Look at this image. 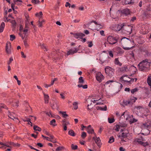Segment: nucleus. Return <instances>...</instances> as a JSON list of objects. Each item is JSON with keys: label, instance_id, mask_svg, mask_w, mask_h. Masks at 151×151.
<instances>
[{"label": "nucleus", "instance_id": "33", "mask_svg": "<svg viewBox=\"0 0 151 151\" xmlns=\"http://www.w3.org/2000/svg\"><path fill=\"white\" fill-rule=\"evenodd\" d=\"M126 116L127 117L126 118V119L127 120H128L129 121L130 119H131L132 117V115H130L127 113Z\"/></svg>", "mask_w": 151, "mask_h": 151}, {"label": "nucleus", "instance_id": "4", "mask_svg": "<svg viewBox=\"0 0 151 151\" xmlns=\"http://www.w3.org/2000/svg\"><path fill=\"white\" fill-rule=\"evenodd\" d=\"M96 80L99 83L101 82L104 78V77L100 72H98L96 73Z\"/></svg>", "mask_w": 151, "mask_h": 151}, {"label": "nucleus", "instance_id": "24", "mask_svg": "<svg viewBox=\"0 0 151 151\" xmlns=\"http://www.w3.org/2000/svg\"><path fill=\"white\" fill-rule=\"evenodd\" d=\"M58 56H59V57L57 58L56 57V59H58V58H59V59L61 58H63L64 55V52H62V53H60L59 52L57 54ZM55 58V59H56L55 57L53 58Z\"/></svg>", "mask_w": 151, "mask_h": 151}, {"label": "nucleus", "instance_id": "36", "mask_svg": "<svg viewBox=\"0 0 151 151\" xmlns=\"http://www.w3.org/2000/svg\"><path fill=\"white\" fill-rule=\"evenodd\" d=\"M42 15V12H40L39 13H37L35 14L36 17H39L40 18H41Z\"/></svg>", "mask_w": 151, "mask_h": 151}, {"label": "nucleus", "instance_id": "3", "mask_svg": "<svg viewBox=\"0 0 151 151\" xmlns=\"http://www.w3.org/2000/svg\"><path fill=\"white\" fill-rule=\"evenodd\" d=\"M137 100V98L134 97H132L130 99L123 100L122 105L125 106L128 104L132 105Z\"/></svg>", "mask_w": 151, "mask_h": 151}, {"label": "nucleus", "instance_id": "22", "mask_svg": "<svg viewBox=\"0 0 151 151\" xmlns=\"http://www.w3.org/2000/svg\"><path fill=\"white\" fill-rule=\"evenodd\" d=\"M96 109L98 110L106 111L107 110V106H105L104 108L100 106H97Z\"/></svg>", "mask_w": 151, "mask_h": 151}, {"label": "nucleus", "instance_id": "27", "mask_svg": "<svg viewBox=\"0 0 151 151\" xmlns=\"http://www.w3.org/2000/svg\"><path fill=\"white\" fill-rule=\"evenodd\" d=\"M114 63L115 64L121 66L122 65L121 63L119 62L118 58H116L114 60Z\"/></svg>", "mask_w": 151, "mask_h": 151}, {"label": "nucleus", "instance_id": "6", "mask_svg": "<svg viewBox=\"0 0 151 151\" xmlns=\"http://www.w3.org/2000/svg\"><path fill=\"white\" fill-rule=\"evenodd\" d=\"M11 45L9 42H7L6 43V51L7 54H11V53L12 50L11 48Z\"/></svg>", "mask_w": 151, "mask_h": 151}, {"label": "nucleus", "instance_id": "18", "mask_svg": "<svg viewBox=\"0 0 151 151\" xmlns=\"http://www.w3.org/2000/svg\"><path fill=\"white\" fill-rule=\"evenodd\" d=\"M138 142L139 144L144 147L147 146V147H149L148 146V143L147 142H144L143 141H138Z\"/></svg>", "mask_w": 151, "mask_h": 151}, {"label": "nucleus", "instance_id": "17", "mask_svg": "<svg viewBox=\"0 0 151 151\" xmlns=\"http://www.w3.org/2000/svg\"><path fill=\"white\" fill-rule=\"evenodd\" d=\"M92 22H94L95 24L96 25V28L97 31L99 30L98 29L103 28V26L99 23H98L97 22L94 21H92Z\"/></svg>", "mask_w": 151, "mask_h": 151}, {"label": "nucleus", "instance_id": "49", "mask_svg": "<svg viewBox=\"0 0 151 151\" xmlns=\"http://www.w3.org/2000/svg\"><path fill=\"white\" fill-rule=\"evenodd\" d=\"M13 58L12 57H11L9 58V60L7 62V64L8 65H9L11 63L12 61H13Z\"/></svg>", "mask_w": 151, "mask_h": 151}, {"label": "nucleus", "instance_id": "54", "mask_svg": "<svg viewBox=\"0 0 151 151\" xmlns=\"http://www.w3.org/2000/svg\"><path fill=\"white\" fill-rule=\"evenodd\" d=\"M127 69V67H123L121 68V71L122 72L125 71Z\"/></svg>", "mask_w": 151, "mask_h": 151}, {"label": "nucleus", "instance_id": "38", "mask_svg": "<svg viewBox=\"0 0 151 151\" xmlns=\"http://www.w3.org/2000/svg\"><path fill=\"white\" fill-rule=\"evenodd\" d=\"M138 90L139 89L137 88H136L132 89L131 90V92L132 94H134V93L138 91Z\"/></svg>", "mask_w": 151, "mask_h": 151}, {"label": "nucleus", "instance_id": "60", "mask_svg": "<svg viewBox=\"0 0 151 151\" xmlns=\"http://www.w3.org/2000/svg\"><path fill=\"white\" fill-rule=\"evenodd\" d=\"M100 34L103 36H105V35L104 33V31L103 30H101L100 31Z\"/></svg>", "mask_w": 151, "mask_h": 151}, {"label": "nucleus", "instance_id": "31", "mask_svg": "<svg viewBox=\"0 0 151 151\" xmlns=\"http://www.w3.org/2000/svg\"><path fill=\"white\" fill-rule=\"evenodd\" d=\"M84 82V81L83 79V77L82 76L80 77L79 78V81L78 83L80 84H83Z\"/></svg>", "mask_w": 151, "mask_h": 151}, {"label": "nucleus", "instance_id": "19", "mask_svg": "<svg viewBox=\"0 0 151 151\" xmlns=\"http://www.w3.org/2000/svg\"><path fill=\"white\" fill-rule=\"evenodd\" d=\"M5 27V23L4 22L1 23L0 26V32H3Z\"/></svg>", "mask_w": 151, "mask_h": 151}, {"label": "nucleus", "instance_id": "44", "mask_svg": "<svg viewBox=\"0 0 151 151\" xmlns=\"http://www.w3.org/2000/svg\"><path fill=\"white\" fill-rule=\"evenodd\" d=\"M72 149L73 150H75L77 149L78 146L76 145H74L73 144H72L71 145Z\"/></svg>", "mask_w": 151, "mask_h": 151}, {"label": "nucleus", "instance_id": "1", "mask_svg": "<svg viewBox=\"0 0 151 151\" xmlns=\"http://www.w3.org/2000/svg\"><path fill=\"white\" fill-rule=\"evenodd\" d=\"M120 40H121L120 42L124 50H129L134 47V41L130 40L125 37L120 39L118 35L113 37L111 35H109L107 39V42L111 45H113L116 43Z\"/></svg>", "mask_w": 151, "mask_h": 151}, {"label": "nucleus", "instance_id": "63", "mask_svg": "<svg viewBox=\"0 0 151 151\" xmlns=\"http://www.w3.org/2000/svg\"><path fill=\"white\" fill-rule=\"evenodd\" d=\"M65 6L66 7L68 6L69 7H70V4L68 2H66L65 5Z\"/></svg>", "mask_w": 151, "mask_h": 151}, {"label": "nucleus", "instance_id": "41", "mask_svg": "<svg viewBox=\"0 0 151 151\" xmlns=\"http://www.w3.org/2000/svg\"><path fill=\"white\" fill-rule=\"evenodd\" d=\"M55 119H53L50 122V124L53 126H55L56 125L55 123Z\"/></svg>", "mask_w": 151, "mask_h": 151}, {"label": "nucleus", "instance_id": "46", "mask_svg": "<svg viewBox=\"0 0 151 151\" xmlns=\"http://www.w3.org/2000/svg\"><path fill=\"white\" fill-rule=\"evenodd\" d=\"M86 136V134L85 132H83L82 133L81 137L83 139L85 138Z\"/></svg>", "mask_w": 151, "mask_h": 151}, {"label": "nucleus", "instance_id": "64", "mask_svg": "<svg viewBox=\"0 0 151 151\" xmlns=\"http://www.w3.org/2000/svg\"><path fill=\"white\" fill-rule=\"evenodd\" d=\"M119 150L120 151H125V149L122 147H120Z\"/></svg>", "mask_w": 151, "mask_h": 151}, {"label": "nucleus", "instance_id": "23", "mask_svg": "<svg viewBox=\"0 0 151 151\" xmlns=\"http://www.w3.org/2000/svg\"><path fill=\"white\" fill-rule=\"evenodd\" d=\"M86 131L89 134H93L94 133V131L92 128H87Z\"/></svg>", "mask_w": 151, "mask_h": 151}, {"label": "nucleus", "instance_id": "35", "mask_svg": "<svg viewBox=\"0 0 151 151\" xmlns=\"http://www.w3.org/2000/svg\"><path fill=\"white\" fill-rule=\"evenodd\" d=\"M19 101H17L14 102V104H13V106L14 107H17L19 106Z\"/></svg>", "mask_w": 151, "mask_h": 151}, {"label": "nucleus", "instance_id": "37", "mask_svg": "<svg viewBox=\"0 0 151 151\" xmlns=\"http://www.w3.org/2000/svg\"><path fill=\"white\" fill-rule=\"evenodd\" d=\"M73 106L74 108L76 110L78 108V103L77 102H75L73 104Z\"/></svg>", "mask_w": 151, "mask_h": 151}, {"label": "nucleus", "instance_id": "21", "mask_svg": "<svg viewBox=\"0 0 151 151\" xmlns=\"http://www.w3.org/2000/svg\"><path fill=\"white\" fill-rule=\"evenodd\" d=\"M117 53L118 55H120L123 54L124 52V51L122 50V49L119 47L117 48Z\"/></svg>", "mask_w": 151, "mask_h": 151}, {"label": "nucleus", "instance_id": "56", "mask_svg": "<svg viewBox=\"0 0 151 151\" xmlns=\"http://www.w3.org/2000/svg\"><path fill=\"white\" fill-rule=\"evenodd\" d=\"M23 42H24V46L26 47H28V45L27 43V40L26 39H25V40H24Z\"/></svg>", "mask_w": 151, "mask_h": 151}, {"label": "nucleus", "instance_id": "11", "mask_svg": "<svg viewBox=\"0 0 151 151\" xmlns=\"http://www.w3.org/2000/svg\"><path fill=\"white\" fill-rule=\"evenodd\" d=\"M93 139L94 140L96 143L99 147H100L101 146V141L99 137H93Z\"/></svg>", "mask_w": 151, "mask_h": 151}, {"label": "nucleus", "instance_id": "53", "mask_svg": "<svg viewBox=\"0 0 151 151\" xmlns=\"http://www.w3.org/2000/svg\"><path fill=\"white\" fill-rule=\"evenodd\" d=\"M120 129V127L119 125H116V127L115 129V130L117 132H118L119 131Z\"/></svg>", "mask_w": 151, "mask_h": 151}, {"label": "nucleus", "instance_id": "61", "mask_svg": "<svg viewBox=\"0 0 151 151\" xmlns=\"http://www.w3.org/2000/svg\"><path fill=\"white\" fill-rule=\"evenodd\" d=\"M63 126H67V125H69L70 124V123H69V122H66L65 123H63Z\"/></svg>", "mask_w": 151, "mask_h": 151}, {"label": "nucleus", "instance_id": "34", "mask_svg": "<svg viewBox=\"0 0 151 151\" xmlns=\"http://www.w3.org/2000/svg\"><path fill=\"white\" fill-rule=\"evenodd\" d=\"M26 20H25V23H29V16L28 14H26L25 15Z\"/></svg>", "mask_w": 151, "mask_h": 151}, {"label": "nucleus", "instance_id": "15", "mask_svg": "<svg viewBox=\"0 0 151 151\" xmlns=\"http://www.w3.org/2000/svg\"><path fill=\"white\" fill-rule=\"evenodd\" d=\"M43 94L44 96V99L45 100V104H48L49 103V97L48 95L47 94L45 93H43Z\"/></svg>", "mask_w": 151, "mask_h": 151}, {"label": "nucleus", "instance_id": "30", "mask_svg": "<svg viewBox=\"0 0 151 151\" xmlns=\"http://www.w3.org/2000/svg\"><path fill=\"white\" fill-rule=\"evenodd\" d=\"M68 134L70 135L73 136H75V134L73 130L71 129L69 131Z\"/></svg>", "mask_w": 151, "mask_h": 151}, {"label": "nucleus", "instance_id": "12", "mask_svg": "<svg viewBox=\"0 0 151 151\" xmlns=\"http://www.w3.org/2000/svg\"><path fill=\"white\" fill-rule=\"evenodd\" d=\"M130 11L129 9H123L121 11V13L127 16L130 14Z\"/></svg>", "mask_w": 151, "mask_h": 151}, {"label": "nucleus", "instance_id": "47", "mask_svg": "<svg viewBox=\"0 0 151 151\" xmlns=\"http://www.w3.org/2000/svg\"><path fill=\"white\" fill-rule=\"evenodd\" d=\"M32 2L35 4H39L40 1L39 0H31Z\"/></svg>", "mask_w": 151, "mask_h": 151}, {"label": "nucleus", "instance_id": "25", "mask_svg": "<svg viewBox=\"0 0 151 151\" xmlns=\"http://www.w3.org/2000/svg\"><path fill=\"white\" fill-rule=\"evenodd\" d=\"M134 3V0H125L124 4H128Z\"/></svg>", "mask_w": 151, "mask_h": 151}, {"label": "nucleus", "instance_id": "50", "mask_svg": "<svg viewBox=\"0 0 151 151\" xmlns=\"http://www.w3.org/2000/svg\"><path fill=\"white\" fill-rule=\"evenodd\" d=\"M0 108H3L5 109H7V107L6 105L2 104H0Z\"/></svg>", "mask_w": 151, "mask_h": 151}, {"label": "nucleus", "instance_id": "62", "mask_svg": "<svg viewBox=\"0 0 151 151\" xmlns=\"http://www.w3.org/2000/svg\"><path fill=\"white\" fill-rule=\"evenodd\" d=\"M136 17H133L130 20V21L133 22L134 21L136 20Z\"/></svg>", "mask_w": 151, "mask_h": 151}, {"label": "nucleus", "instance_id": "58", "mask_svg": "<svg viewBox=\"0 0 151 151\" xmlns=\"http://www.w3.org/2000/svg\"><path fill=\"white\" fill-rule=\"evenodd\" d=\"M109 55L111 57L113 58V55L112 53V52L111 51H110L109 52Z\"/></svg>", "mask_w": 151, "mask_h": 151}, {"label": "nucleus", "instance_id": "16", "mask_svg": "<svg viewBox=\"0 0 151 151\" xmlns=\"http://www.w3.org/2000/svg\"><path fill=\"white\" fill-rule=\"evenodd\" d=\"M144 127L146 128H149L151 126V121H149L143 124Z\"/></svg>", "mask_w": 151, "mask_h": 151}, {"label": "nucleus", "instance_id": "5", "mask_svg": "<svg viewBox=\"0 0 151 151\" xmlns=\"http://www.w3.org/2000/svg\"><path fill=\"white\" fill-rule=\"evenodd\" d=\"M132 27L130 25L127 26L124 24V29L126 31L125 33L130 34L132 32Z\"/></svg>", "mask_w": 151, "mask_h": 151}, {"label": "nucleus", "instance_id": "32", "mask_svg": "<svg viewBox=\"0 0 151 151\" xmlns=\"http://www.w3.org/2000/svg\"><path fill=\"white\" fill-rule=\"evenodd\" d=\"M114 137L112 136L110 137L109 140L108 141V143H111L114 142Z\"/></svg>", "mask_w": 151, "mask_h": 151}, {"label": "nucleus", "instance_id": "42", "mask_svg": "<svg viewBox=\"0 0 151 151\" xmlns=\"http://www.w3.org/2000/svg\"><path fill=\"white\" fill-rule=\"evenodd\" d=\"M64 149V147L63 146H60L58 147L56 149V151H60Z\"/></svg>", "mask_w": 151, "mask_h": 151}, {"label": "nucleus", "instance_id": "28", "mask_svg": "<svg viewBox=\"0 0 151 151\" xmlns=\"http://www.w3.org/2000/svg\"><path fill=\"white\" fill-rule=\"evenodd\" d=\"M35 131L40 132L41 131V129L36 125H34L33 127Z\"/></svg>", "mask_w": 151, "mask_h": 151}, {"label": "nucleus", "instance_id": "40", "mask_svg": "<svg viewBox=\"0 0 151 151\" xmlns=\"http://www.w3.org/2000/svg\"><path fill=\"white\" fill-rule=\"evenodd\" d=\"M132 117L131 119H130L129 120V122L131 124L136 122L137 121V120L133 118V116Z\"/></svg>", "mask_w": 151, "mask_h": 151}, {"label": "nucleus", "instance_id": "55", "mask_svg": "<svg viewBox=\"0 0 151 151\" xmlns=\"http://www.w3.org/2000/svg\"><path fill=\"white\" fill-rule=\"evenodd\" d=\"M131 68L132 70H134V72H136L137 71L136 68L134 66H132L131 67Z\"/></svg>", "mask_w": 151, "mask_h": 151}, {"label": "nucleus", "instance_id": "9", "mask_svg": "<svg viewBox=\"0 0 151 151\" xmlns=\"http://www.w3.org/2000/svg\"><path fill=\"white\" fill-rule=\"evenodd\" d=\"M129 132L127 131H124V132H123L121 135H117L118 138H127V135L128 134Z\"/></svg>", "mask_w": 151, "mask_h": 151}, {"label": "nucleus", "instance_id": "8", "mask_svg": "<svg viewBox=\"0 0 151 151\" xmlns=\"http://www.w3.org/2000/svg\"><path fill=\"white\" fill-rule=\"evenodd\" d=\"M71 34H73L74 37L76 39L80 38L82 39V37L85 35L84 34L81 33H78L74 34L71 33Z\"/></svg>", "mask_w": 151, "mask_h": 151}, {"label": "nucleus", "instance_id": "52", "mask_svg": "<svg viewBox=\"0 0 151 151\" xmlns=\"http://www.w3.org/2000/svg\"><path fill=\"white\" fill-rule=\"evenodd\" d=\"M19 35L22 37V39L23 40H24V37H25L26 36V33H25L24 34V36L21 33H19Z\"/></svg>", "mask_w": 151, "mask_h": 151}, {"label": "nucleus", "instance_id": "57", "mask_svg": "<svg viewBox=\"0 0 151 151\" xmlns=\"http://www.w3.org/2000/svg\"><path fill=\"white\" fill-rule=\"evenodd\" d=\"M11 145H13L14 146H18V147H19L20 145V144H18L17 143L16 144H14L13 142H12V143L11 144Z\"/></svg>", "mask_w": 151, "mask_h": 151}, {"label": "nucleus", "instance_id": "39", "mask_svg": "<svg viewBox=\"0 0 151 151\" xmlns=\"http://www.w3.org/2000/svg\"><path fill=\"white\" fill-rule=\"evenodd\" d=\"M147 82L148 85L151 86V78L150 77H148Z\"/></svg>", "mask_w": 151, "mask_h": 151}, {"label": "nucleus", "instance_id": "7", "mask_svg": "<svg viewBox=\"0 0 151 151\" xmlns=\"http://www.w3.org/2000/svg\"><path fill=\"white\" fill-rule=\"evenodd\" d=\"M105 70L106 74L109 76H110L111 75H112V74H114L113 71L114 70L109 66L106 67L105 68Z\"/></svg>", "mask_w": 151, "mask_h": 151}, {"label": "nucleus", "instance_id": "2", "mask_svg": "<svg viewBox=\"0 0 151 151\" xmlns=\"http://www.w3.org/2000/svg\"><path fill=\"white\" fill-rule=\"evenodd\" d=\"M151 63L147 59L143 60L138 65L139 70L143 71L148 69L151 66Z\"/></svg>", "mask_w": 151, "mask_h": 151}, {"label": "nucleus", "instance_id": "51", "mask_svg": "<svg viewBox=\"0 0 151 151\" xmlns=\"http://www.w3.org/2000/svg\"><path fill=\"white\" fill-rule=\"evenodd\" d=\"M87 43L88 44V46L89 47H91L93 45V44L92 41L88 42H87Z\"/></svg>", "mask_w": 151, "mask_h": 151}, {"label": "nucleus", "instance_id": "45", "mask_svg": "<svg viewBox=\"0 0 151 151\" xmlns=\"http://www.w3.org/2000/svg\"><path fill=\"white\" fill-rule=\"evenodd\" d=\"M114 81L113 80H109L108 81H107L106 83H105V84L106 85H108L109 84V85H110L111 84V83H112L114 82Z\"/></svg>", "mask_w": 151, "mask_h": 151}, {"label": "nucleus", "instance_id": "13", "mask_svg": "<svg viewBox=\"0 0 151 151\" xmlns=\"http://www.w3.org/2000/svg\"><path fill=\"white\" fill-rule=\"evenodd\" d=\"M124 26V24H117L116 26V30L117 31H119L123 29Z\"/></svg>", "mask_w": 151, "mask_h": 151}, {"label": "nucleus", "instance_id": "59", "mask_svg": "<svg viewBox=\"0 0 151 151\" xmlns=\"http://www.w3.org/2000/svg\"><path fill=\"white\" fill-rule=\"evenodd\" d=\"M30 120H31V119L29 118H26V119H23V121L24 122L29 121Z\"/></svg>", "mask_w": 151, "mask_h": 151}, {"label": "nucleus", "instance_id": "43", "mask_svg": "<svg viewBox=\"0 0 151 151\" xmlns=\"http://www.w3.org/2000/svg\"><path fill=\"white\" fill-rule=\"evenodd\" d=\"M108 121L109 123H112L114 122L115 120L114 118H108Z\"/></svg>", "mask_w": 151, "mask_h": 151}, {"label": "nucleus", "instance_id": "48", "mask_svg": "<svg viewBox=\"0 0 151 151\" xmlns=\"http://www.w3.org/2000/svg\"><path fill=\"white\" fill-rule=\"evenodd\" d=\"M15 38V36L13 35H10V40L11 41H13Z\"/></svg>", "mask_w": 151, "mask_h": 151}, {"label": "nucleus", "instance_id": "26", "mask_svg": "<svg viewBox=\"0 0 151 151\" xmlns=\"http://www.w3.org/2000/svg\"><path fill=\"white\" fill-rule=\"evenodd\" d=\"M59 113L62 115V116L64 118H66L68 116V115L66 114L65 111H60Z\"/></svg>", "mask_w": 151, "mask_h": 151}, {"label": "nucleus", "instance_id": "29", "mask_svg": "<svg viewBox=\"0 0 151 151\" xmlns=\"http://www.w3.org/2000/svg\"><path fill=\"white\" fill-rule=\"evenodd\" d=\"M11 23L12 24V27L13 29H15L16 25V23L14 20H12L11 21Z\"/></svg>", "mask_w": 151, "mask_h": 151}, {"label": "nucleus", "instance_id": "14", "mask_svg": "<svg viewBox=\"0 0 151 151\" xmlns=\"http://www.w3.org/2000/svg\"><path fill=\"white\" fill-rule=\"evenodd\" d=\"M8 116L10 119H12L13 120L14 119L18 120L17 116L13 113L9 114H8Z\"/></svg>", "mask_w": 151, "mask_h": 151}, {"label": "nucleus", "instance_id": "10", "mask_svg": "<svg viewBox=\"0 0 151 151\" xmlns=\"http://www.w3.org/2000/svg\"><path fill=\"white\" fill-rule=\"evenodd\" d=\"M78 50V49L77 48H74L70 49L67 52V55H68L76 53Z\"/></svg>", "mask_w": 151, "mask_h": 151}, {"label": "nucleus", "instance_id": "20", "mask_svg": "<svg viewBox=\"0 0 151 151\" xmlns=\"http://www.w3.org/2000/svg\"><path fill=\"white\" fill-rule=\"evenodd\" d=\"M124 77V76H122L120 78V79L126 82L131 83V82H133L134 80V78L131 79L130 81L124 80L123 79Z\"/></svg>", "mask_w": 151, "mask_h": 151}]
</instances>
